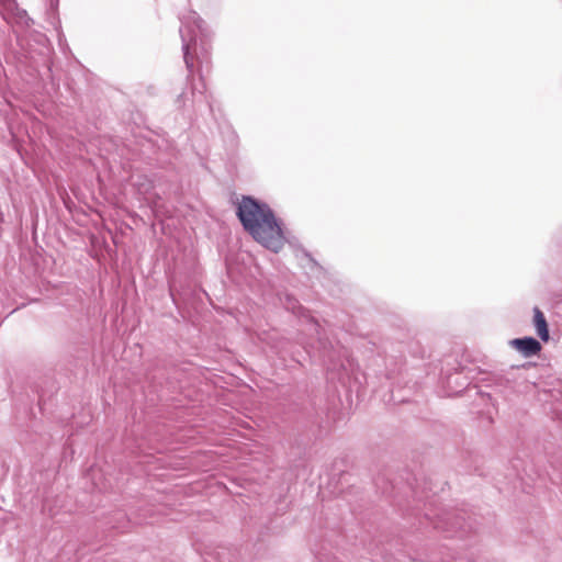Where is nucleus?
<instances>
[{"label": "nucleus", "mask_w": 562, "mask_h": 562, "mask_svg": "<svg viewBox=\"0 0 562 562\" xmlns=\"http://www.w3.org/2000/svg\"><path fill=\"white\" fill-rule=\"evenodd\" d=\"M236 216L243 228L265 248L278 252L285 243L282 223L272 209L251 195H243Z\"/></svg>", "instance_id": "obj_1"}, {"label": "nucleus", "mask_w": 562, "mask_h": 562, "mask_svg": "<svg viewBox=\"0 0 562 562\" xmlns=\"http://www.w3.org/2000/svg\"><path fill=\"white\" fill-rule=\"evenodd\" d=\"M469 519L470 517L465 510L452 509L438 515L436 519L431 520V524L434 529L447 533L448 537H463L474 529L473 524Z\"/></svg>", "instance_id": "obj_2"}, {"label": "nucleus", "mask_w": 562, "mask_h": 562, "mask_svg": "<svg viewBox=\"0 0 562 562\" xmlns=\"http://www.w3.org/2000/svg\"><path fill=\"white\" fill-rule=\"evenodd\" d=\"M509 344L525 357L535 356L542 348L540 341L531 336L515 338Z\"/></svg>", "instance_id": "obj_3"}, {"label": "nucleus", "mask_w": 562, "mask_h": 562, "mask_svg": "<svg viewBox=\"0 0 562 562\" xmlns=\"http://www.w3.org/2000/svg\"><path fill=\"white\" fill-rule=\"evenodd\" d=\"M521 376L519 375L518 379ZM490 386H495L499 392L515 391L517 389V378H512L510 373H491L486 379Z\"/></svg>", "instance_id": "obj_4"}, {"label": "nucleus", "mask_w": 562, "mask_h": 562, "mask_svg": "<svg viewBox=\"0 0 562 562\" xmlns=\"http://www.w3.org/2000/svg\"><path fill=\"white\" fill-rule=\"evenodd\" d=\"M180 35H181V41H182L183 60L186 64V68L188 70L187 79L191 80L193 77V70H194V61H193L194 58L191 54V48H192V46L195 47L196 41H195V37H192V36L188 40L187 36L183 34L182 30H180Z\"/></svg>", "instance_id": "obj_5"}, {"label": "nucleus", "mask_w": 562, "mask_h": 562, "mask_svg": "<svg viewBox=\"0 0 562 562\" xmlns=\"http://www.w3.org/2000/svg\"><path fill=\"white\" fill-rule=\"evenodd\" d=\"M533 325L539 338L547 342L550 339L547 319L538 306L533 307Z\"/></svg>", "instance_id": "obj_6"}, {"label": "nucleus", "mask_w": 562, "mask_h": 562, "mask_svg": "<svg viewBox=\"0 0 562 562\" xmlns=\"http://www.w3.org/2000/svg\"><path fill=\"white\" fill-rule=\"evenodd\" d=\"M0 2L3 4V7L7 10H13L14 8L18 7L15 0H0Z\"/></svg>", "instance_id": "obj_7"}, {"label": "nucleus", "mask_w": 562, "mask_h": 562, "mask_svg": "<svg viewBox=\"0 0 562 562\" xmlns=\"http://www.w3.org/2000/svg\"><path fill=\"white\" fill-rule=\"evenodd\" d=\"M297 304L299 302L294 297L286 295V308H291L294 311Z\"/></svg>", "instance_id": "obj_8"}, {"label": "nucleus", "mask_w": 562, "mask_h": 562, "mask_svg": "<svg viewBox=\"0 0 562 562\" xmlns=\"http://www.w3.org/2000/svg\"><path fill=\"white\" fill-rule=\"evenodd\" d=\"M194 24L196 26V29L200 31V32H203L204 31V21L200 18V16H196L195 20H194Z\"/></svg>", "instance_id": "obj_9"}, {"label": "nucleus", "mask_w": 562, "mask_h": 562, "mask_svg": "<svg viewBox=\"0 0 562 562\" xmlns=\"http://www.w3.org/2000/svg\"><path fill=\"white\" fill-rule=\"evenodd\" d=\"M390 401H392L394 404H400V403H406L407 402V400L404 396L395 397L393 394L391 395Z\"/></svg>", "instance_id": "obj_10"}, {"label": "nucleus", "mask_w": 562, "mask_h": 562, "mask_svg": "<svg viewBox=\"0 0 562 562\" xmlns=\"http://www.w3.org/2000/svg\"><path fill=\"white\" fill-rule=\"evenodd\" d=\"M532 367H536V364H533L531 362H527V363H524V364L518 366V367H512V369L527 370V369L532 368Z\"/></svg>", "instance_id": "obj_11"}, {"label": "nucleus", "mask_w": 562, "mask_h": 562, "mask_svg": "<svg viewBox=\"0 0 562 562\" xmlns=\"http://www.w3.org/2000/svg\"><path fill=\"white\" fill-rule=\"evenodd\" d=\"M304 255L313 263V266L318 267V262L313 258V256L308 251H304Z\"/></svg>", "instance_id": "obj_12"}, {"label": "nucleus", "mask_w": 562, "mask_h": 562, "mask_svg": "<svg viewBox=\"0 0 562 562\" xmlns=\"http://www.w3.org/2000/svg\"><path fill=\"white\" fill-rule=\"evenodd\" d=\"M57 4H58V0H55V1H54V0H52V2H50V7H52V8L56 7Z\"/></svg>", "instance_id": "obj_13"}, {"label": "nucleus", "mask_w": 562, "mask_h": 562, "mask_svg": "<svg viewBox=\"0 0 562 562\" xmlns=\"http://www.w3.org/2000/svg\"><path fill=\"white\" fill-rule=\"evenodd\" d=\"M182 95H183V93H181V94H179V95H178V101H180V100H181Z\"/></svg>", "instance_id": "obj_14"}, {"label": "nucleus", "mask_w": 562, "mask_h": 562, "mask_svg": "<svg viewBox=\"0 0 562 562\" xmlns=\"http://www.w3.org/2000/svg\"><path fill=\"white\" fill-rule=\"evenodd\" d=\"M412 562H423V561H415V560H414V561H412Z\"/></svg>", "instance_id": "obj_15"}]
</instances>
